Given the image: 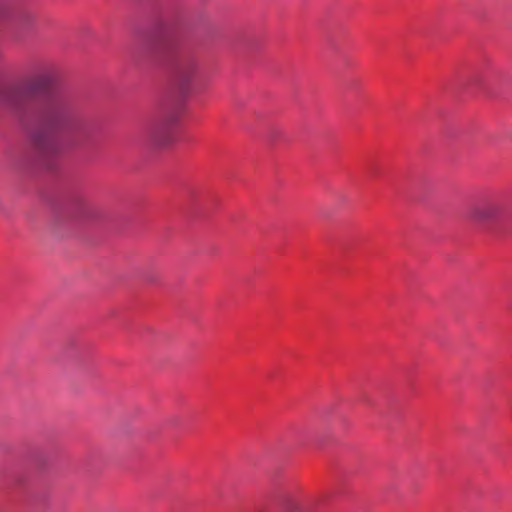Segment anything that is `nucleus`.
<instances>
[{"instance_id": "1", "label": "nucleus", "mask_w": 512, "mask_h": 512, "mask_svg": "<svg viewBox=\"0 0 512 512\" xmlns=\"http://www.w3.org/2000/svg\"><path fill=\"white\" fill-rule=\"evenodd\" d=\"M38 117L47 130L67 133L75 140H84L91 134L90 122L80 114L75 102L66 96H56L46 101Z\"/></svg>"}, {"instance_id": "2", "label": "nucleus", "mask_w": 512, "mask_h": 512, "mask_svg": "<svg viewBox=\"0 0 512 512\" xmlns=\"http://www.w3.org/2000/svg\"><path fill=\"white\" fill-rule=\"evenodd\" d=\"M56 69L49 62L33 64L23 79L14 85L0 87V105L19 111L23 105L49 90L55 82Z\"/></svg>"}, {"instance_id": "3", "label": "nucleus", "mask_w": 512, "mask_h": 512, "mask_svg": "<svg viewBox=\"0 0 512 512\" xmlns=\"http://www.w3.org/2000/svg\"><path fill=\"white\" fill-rule=\"evenodd\" d=\"M201 68V60L195 55H186L178 60L174 68V84L181 96H188L193 92Z\"/></svg>"}, {"instance_id": "4", "label": "nucleus", "mask_w": 512, "mask_h": 512, "mask_svg": "<svg viewBox=\"0 0 512 512\" xmlns=\"http://www.w3.org/2000/svg\"><path fill=\"white\" fill-rule=\"evenodd\" d=\"M505 204L496 197H485L472 205L467 218L476 224L487 225L500 223L504 219Z\"/></svg>"}, {"instance_id": "5", "label": "nucleus", "mask_w": 512, "mask_h": 512, "mask_svg": "<svg viewBox=\"0 0 512 512\" xmlns=\"http://www.w3.org/2000/svg\"><path fill=\"white\" fill-rule=\"evenodd\" d=\"M33 143L37 151L46 158L56 157L63 151L60 142L51 135L36 133L33 136Z\"/></svg>"}, {"instance_id": "6", "label": "nucleus", "mask_w": 512, "mask_h": 512, "mask_svg": "<svg viewBox=\"0 0 512 512\" xmlns=\"http://www.w3.org/2000/svg\"><path fill=\"white\" fill-rule=\"evenodd\" d=\"M37 15L30 9L20 10L16 15V25L22 31H29L34 28Z\"/></svg>"}, {"instance_id": "7", "label": "nucleus", "mask_w": 512, "mask_h": 512, "mask_svg": "<svg viewBox=\"0 0 512 512\" xmlns=\"http://www.w3.org/2000/svg\"><path fill=\"white\" fill-rule=\"evenodd\" d=\"M154 141L159 146H168L174 141V137L169 127H161L154 136Z\"/></svg>"}]
</instances>
